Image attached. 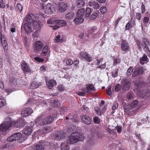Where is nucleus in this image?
Returning a JSON list of instances; mask_svg holds the SVG:
<instances>
[{
	"instance_id": "obj_1",
	"label": "nucleus",
	"mask_w": 150,
	"mask_h": 150,
	"mask_svg": "<svg viewBox=\"0 0 150 150\" xmlns=\"http://www.w3.org/2000/svg\"><path fill=\"white\" fill-rule=\"evenodd\" d=\"M11 125L13 127H18L23 126V120H19L17 121H13L11 123L9 122H6L1 124L0 125V131L2 134H5L6 131L8 130Z\"/></svg>"
},
{
	"instance_id": "obj_2",
	"label": "nucleus",
	"mask_w": 150,
	"mask_h": 150,
	"mask_svg": "<svg viewBox=\"0 0 150 150\" xmlns=\"http://www.w3.org/2000/svg\"><path fill=\"white\" fill-rule=\"evenodd\" d=\"M47 24L50 25L54 30H56L61 27L64 26L67 24L66 22L62 20L57 19L51 18L47 21Z\"/></svg>"
},
{
	"instance_id": "obj_3",
	"label": "nucleus",
	"mask_w": 150,
	"mask_h": 150,
	"mask_svg": "<svg viewBox=\"0 0 150 150\" xmlns=\"http://www.w3.org/2000/svg\"><path fill=\"white\" fill-rule=\"evenodd\" d=\"M84 138V137L82 134L76 132L72 133L68 136L66 142L68 144H74L78 141H82Z\"/></svg>"
},
{
	"instance_id": "obj_4",
	"label": "nucleus",
	"mask_w": 150,
	"mask_h": 150,
	"mask_svg": "<svg viewBox=\"0 0 150 150\" xmlns=\"http://www.w3.org/2000/svg\"><path fill=\"white\" fill-rule=\"evenodd\" d=\"M42 9L45 13L49 15L52 14L55 11L53 5L50 3H48L45 5L43 6Z\"/></svg>"
},
{
	"instance_id": "obj_5",
	"label": "nucleus",
	"mask_w": 150,
	"mask_h": 150,
	"mask_svg": "<svg viewBox=\"0 0 150 150\" xmlns=\"http://www.w3.org/2000/svg\"><path fill=\"white\" fill-rule=\"evenodd\" d=\"M0 43L1 44V46L4 51H6L8 49V44L5 36L1 32H0Z\"/></svg>"
},
{
	"instance_id": "obj_6",
	"label": "nucleus",
	"mask_w": 150,
	"mask_h": 150,
	"mask_svg": "<svg viewBox=\"0 0 150 150\" xmlns=\"http://www.w3.org/2000/svg\"><path fill=\"white\" fill-rule=\"evenodd\" d=\"M68 8L67 4L61 2L58 4L57 10L59 12H64Z\"/></svg>"
},
{
	"instance_id": "obj_7",
	"label": "nucleus",
	"mask_w": 150,
	"mask_h": 150,
	"mask_svg": "<svg viewBox=\"0 0 150 150\" xmlns=\"http://www.w3.org/2000/svg\"><path fill=\"white\" fill-rule=\"evenodd\" d=\"M138 103V101L137 100L133 101L131 104L130 108L129 110L130 112L135 113L138 110V108L137 107Z\"/></svg>"
},
{
	"instance_id": "obj_8",
	"label": "nucleus",
	"mask_w": 150,
	"mask_h": 150,
	"mask_svg": "<svg viewBox=\"0 0 150 150\" xmlns=\"http://www.w3.org/2000/svg\"><path fill=\"white\" fill-rule=\"evenodd\" d=\"M43 46V43L40 41H37L34 45V51L35 52H40Z\"/></svg>"
},
{
	"instance_id": "obj_9",
	"label": "nucleus",
	"mask_w": 150,
	"mask_h": 150,
	"mask_svg": "<svg viewBox=\"0 0 150 150\" xmlns=\"http://www.w3.org/2000/svg\"><path fill=\"white\" fill-rule=\"evenodd\" d=\"M33 112V110L29 108L23 109L21 112V116L23 117L28 116Z\"/></svg>"
},
{
	"instance_id": "obj_10",
	"label": "nucleus",
	"mask_w": 150,
	"mask_h": 150,
	"mask_svg": "<svg viewBox=\"0 0 150 150\" xmlns=\"http://www.w3.org/2000/svg\"><path fill=\"white\" fill-rule=\"evenodd\" d=\"M80 55L81 57H80V58L85 59L89 62H91L92 60V57L88 54V53L86 52H81L80 53Z\"/></svg>"
},
{
	"instance_id": "obj_11",
	"label": "nucleus",
	"mask_w": 150,
	"mask_h": 150,
	"mask_svg": "<svg viewBox=\"0 0 150 150\" xmlns=\"http://www.w3.org/2000/svg\"><path fill=\"white\" fill-rule=\"evenodd\" d=\"M149 45V41L146 39H144L142 43V46L143 50L147 54L149 53V50L148 47V45Z\"/></svg>"
},
{
	"instance_id": "obj_12",
	"label": "nucleus",
	"mask_w": 150,
	"mask_h": 150,
	"mask_svg": "<svg viewBox=\"0 0 150 150\" xmlns=\"http://www.w3.org/2000/svg\"><path fill=\"white\" fill-rule=\"evenodd\" d=\"M33 122L30 123V125H31L30 127H29V126H27L23 131V133L26 135L30 134L32 131V127L33 126Z\"/></svg>"
},
{
	"instance_id": "obj_13",
	"label": "nucleus",
	"mask_w": 150,
	"mask_h": 150,
	"mask_svg": "<svg viewBox=\"0 0 150 150\" xmlns=\"http://www.w3.org/2000/svg\"><path fill=\"white\" fill-rule=\"evenodd\" d=\"M65 135V133L64 132L61 131L57 132L54 134V137L55 139L57 140H60L64 138Z\"/></svg>"
},
{
	"instance_id": "obj_14",
	"label": "nucleus",
	"mask_w": 150,
	"mask_h": 150,
	"mask_svg": "<svg viewBox=\"0 0 150 150\" xmlns=\"http://www.w3.org/2000/svg\"><path fill=\"white\" fill-rule=\"evenodd\" d=\"M34 18L35 16L33 14H29L27 15L26 17L25 18L24 21L26 23L32 24L34 21Z\"/></svg>"
},
{
	"instance_id": "obj_15",
	"label": "nucleus",
	"mask_w": 150,
	"mask_h": 150,
	"mask_svg": "<svg viewBox=\"0 0 150 150\" xmlns=\"http://www.w3.org/2000/svg\"><path fill=\"white\" fill-rule=\"evenodd\" d=\"M145 70V69L142 67H140L139 68H136L135 69L133 75L136 76L138 75H140L142 74Z\"/></svg>"
},
{
	"instance_id": "obj_16",
	"label": "nucleus",
	"mask_w": 150,
	"mask_h": 150,
	"mask_svg": "<svg viewBox=\"0 0 150 150\" xmlns=\"http://www.w3.org/2000/svg\"><path fill=\"white\" fill-rule=\"evenodd\" d=\"M46 83L47 87L49 89H52L54 86L57 84L56 81L53 79L47 80Z\"/></svg>"
},
{
	"instance_id": "obj_17",
	"label": "nucleus",
	"mask_w": 150,
	"mask_h": 150,
	"mask_svg": "<svg viewBox=\"0 0 150 150\" xmlns=\"http://www.w3.org/2000/svg\"><path fill=\"white\" fill-rule=\"evenodd\" d=\"M45 143L43 141L40 142L35 146L36 150H43L45 147Z\"/></svg>"
},
{
	"instance_id": "obj_18",
	"label": "nucleus",
	"mask_w": 150,
	"mask_h": 150,
	"mask_svg": "<svg viewBox=\"0 0 150 150\" xmlns=\"http://www.w3.org/2000/svg\"><path fill=\"white\" fill-rule=\"evenodd\" d=\"M122 84L124 89L125 90L128 89L130 86L129 81L127 79H125L123 81Z\"/></svg>"
},
{
	"instance_id": "obj_19",
	"label": "nucleus",
	"mask_w": 150,
	"mask_h": 150,
	"mask_svg": "<svg viewBox=\"0 0 150 150\" xmlns=\"http://www.w3.org/2000/svg\"><path fill=\"white\" fill-rule=\"evenodd\" d=\"M121 47L123 51H126L129 49V46L127 42L125 40H122V42Z\"/></svg>"
},
{
	"instance_id": "obj_20",
	"label": "nucleus",
	"mask_w": 150,
	"mask_h": 150,
	"mask_svg": "<svg viewBox=\"0 0 150 150\" xmlns=\"http://www.w3.org/2000/svg\"><path fill=\"white\" fill-rule=\"evenodd\" d=\"M32 24L34 28L35 29L38 30L40 29L41 25L40 21L38 20L34 21Z\"/></svg>"
},
{
	"instance_id": "obj_21",
	"label": "nucleus",
	"mask_w": 150,
	"mask_h": 150,
	"mask_svg": "<svg viewBox=\"0 0 150 150\" xmlns=\"http://www.w3.org/2000/svg\"><path fill=\"white\" fill-rule=\"evenodd\" d=\"M84 20L83 17L77 16L74 19V22L76 24H79L82 23Z\"/></svg>"
},
{
	"instance_id": "obj_22",
	"label": "nucleus",
	"mask_w": 150,
	"mask_h": 150,
	"mask_svg": "<svg viewBox=\"0 0 150 150\" xmlns=\"http://www.w3.org/2000/svg\"><path fill=\"white\" fill-rule=\"evenodd\" d=\"M149 21V18L148 17H144L142 19V22L141 23V27L142 28L143 26L146 27Z\"/></svg>"
},
{
	"instance_id": "obj_23",
	"label": "nucleus",
	"mask_w": 150,
	"mask_h": 150,
	"mask_svg": "<svg viewBox=\"0 0 150 150\" xmlns=\"http://www.w3.org/2000/svg\"><path fill=\"white\" fill-rule=\"evenodd\" d=\"M31 24L26 23L24 25L25 31L28 33H30L32 31Z\"/></svg>"
},
{
	"instance_id": "obj_24",
	"label": "nucleus",
	"mask_w": 150,
	"mask_h": 150,
	"mask_svg": "<svg viewBox=\"0 0 150 150\" xmlns=\"http://www.w3.org/2000/svg\"><path fill=\"white\" fill-rule=\"evenodd\" d=\"M22 68L23 71L30 73L31 70L28 66L25 63H23L21 64Z\"/></svg>"
},
{
	"instance_id": "obj_25",
	"label": "nucleus",
	"mask_w": 150,
	"mask_h": 150,
	"mask_svg": "<svg viewBox=\"0 0 150 150\" xmlns=\"http://www.w3.org/2000/svg\"><path fill=\"white\" fill-rule=\"evenodd\" d=\"M88 5L95 9H97L99 8V6L98 4L96 2L94 1H90L88 2Z\"/></svg>"
},
{
	"instance_id": "obj_26",
	"label": "nucleus",
	"mask_w": 150,
	"mask_h": 150,
	"mask_svg": "<svg viewBox=\"0 0 150 150\" xmlns=\"http://www.w3.org/2000/svg\"><path fill=\"white\" fill-rule=\"evenodd\" d=\"M82 120L83 122L85 124L89 125L90 124L91 120L88 117L83 115L82 117Z\"/></svg>"
},
{
	"instance_id": "obj_27",
	"label": "nucleus",
	"mask_w": 150,
	"mask_h": 150,
	"mask_svg": "<svg viewBox=\"0 0 150 150\" xmlns=\"http://www.w3.org/2000/svg\"><path fill=\"white\" fill-rule=\"evenodd\" d=\"M53 120L52 117L50 116H48L42 124L43 125H46L50 123Z\"/></svg>"
},
{
	"instance_id": "obj_28",
	"label": "nucleus",
	"mask_w": 150,
	"mask_h": 150,
	"mask_svg": "<svg viewBox=\"0 0 150 150\" xmlns=\"http://www.w3.org/2000/svg\"><path fill=\"white\" fill-rule=\"evenodd\" d=\"M148 59L146 55L144 54L143 56L140 59V62L141 64H144L145 62L147 61Z\"/></svg>"
},
{
	"instance_id": "obj_29",
	"label": "nucleus",
	"mask_w": 150,
	"mask_h": 150,
	"mask_svg": "<svg viewBox=\"0 0 150 150\" xmlns=\"http://www.w3.org/2000/svg\"><path fill=\"white\" fill-rule=\"evenodd\" d=\"M54 41L55 43L62 42L63 40L61 38V35H56L54 40Z\"/></svg>"
},
{
	"instance_id": "obj_30",
	"label": "nucleus",
	"mask_w": 150,
	"mask_h": 150,
	"mask_svg": "<svg viewBox=\"0 0 150 150\" xmlns=\"http://www.w3.org/2000/svg\"><path fill=\"white\" fill-rule=\"evenodd\" d=\"M40 85L41 83H38L35 81L32 83L30 87L32 89H35L38 88Z\"/></svg>"
},
{
	"instance_id": "obj_31",
	"label": "nucleus",
	"mask_w": 150,
	"mask_h": 150,
	"mask_svg": "<svg viewBox=\"0 0 150 150\" xmlns=\"http://www.w3.org/2000/svg\"><path fill=\"white\" fill-rule=\"evenodd\" d=\"M74 16V13L72 12H70L66 14L65 18L67 19H71L73 18Z\"/></svg>"
},
{
	"instance_id": "obj_32",
	"label": "nucleus",
	"mask_w": 150,
	"mask_h": 150,
	"mask_svg": "<svg viewBox=\"0 0 150 150\" xmlns=\"http://www.w3.org/2000/svg\"><path fill=\"white\" fill-rule=\"evenodd\" d=\"M49 51L48 46L47 45H45L43 47L42 52V55L43 56L46 55Z\"/></svg>"
},
{
	"instance_id": "obj_33",
	"label": "nucleus",
	"mask_w": 150,
	"mask_h": 150,
	"mask_svg": "<svg viewBox=\"0 0 150 150\" xmlns=\"http://www.w3.org/2000/svg\"><path fill=\"white\" fill-rule=\"evenodd\" d=\"M76 4L77 6L79 7H82L84 6L85 4L84 1L82 0H79L77 1Z\"/></svg>"
},
{
	"instance_id": "obj_34",
	"label": "nucleus",
	"mask_w": 150,
	"mask_h": 150,
	"mask_svg": "<svg viewBox=\"0 0 150 150\" xmlns=\"http://www.w3.org/2000/svg\"><path fill=\"white\" fill-rule=\"evenodd\" d=\"M84 14V10L81 8L79 10L77 13V16H81V17H83V16Z\"/></svg>"
},
{
	"instance_id": "obj_35",
	"label": "nucleus",
	"mask_w": 150,
	"mask_h": 150,
	"mask_svg": "<svg viewBox=\"0 0 150 150\" xmlns=\"http://www.w3.org/2000/svg\"><path fill=\"white\" fill-rule=\"evenodd\" d=\"M61 149L62 150H68L69 148L68 146L65 143H62L61 144Z\"/></svg>"
},
{
	"instance_id": "obj_36",
	"label": "nucleus",
	"mask_w": 150,
	"mask_h": 150,
	"mask_svg": "<svg viewBox=\"0 0 150 150\" xmlns=\"http://www.w3.org/2000/svg\"><path fill=\"white\" fill-rule=\"evenodd\" d=\"M87 90L84 91L86 92H87L88 91H94V87L91 84H89L87 85L86 87Z\"/></svg>"
},
{
	"instance_id": "obj_37",
	"label": "nucleus",
	"mask_w": 150,
	"mask_h": 150,
	"mask_svg": "<svg viewBox=\"0 0 150 150\" xmlns=\"http://www.w3.org/2000/svg\"><path fill=\"white\" fill-rule=\"evenodd\" d=\"M50 103L52 106L55 107H58L60 105L59 103L55 100H52Z\"/></svg>"
},
{
	"instance_id": "obj_38",
	"label": "nucleus",
	"mask_w": 150,
	"mask_h": 150,
	"mask_svg": "<svg viewBox=\"0 0 150 150\" xmlns=\"http://www.w3.org/2000/svg\"><path fill=\"white\" fill-rule=\"evenodd\" d=\"M13 135H15L14 138L15 140H19L21 137L22 134L20 133H16L14 134Z\"/></svg>"
},
{
	"instance_id": "obj_39",
	"label": "nucleus",
	"mask_w": 150,
	"mask_h": 150,
	"mask_svg": "<svg viewBox=\"0 0 150 150\" xmlns=\"http://www.w3.org/2000/svg\"><path fill=\"white\" fill-rule=\"evenodd\" d=\"M86 16L87 17H88L89 16L90 14L91 13V8H87L86 10Z\"/></svg>"
},
{
	"instance_id": "obj_40",
	"label": "nucleus",
	"mask_w": 150,
	"mask_h": 150,
	"mask_svg": "<svg viewBox=\"0 0 150 150\" xmlns=\"http://www.w3.org/2000/svg\"><path fill=\"white\" fill-rule=\"evenodd\" d=\"M5 100L4 99L2 98H0V108L2 107L5 105Z\"/></svg>"
},
{
	"instance_id": "obj_41",
	"label": "nucleus",
	"mask_w": 150,
	"mask_h": 150,
	"mask_svg": "<svg viewBox=\"0 0 150 150\" xmlns=\"http://www.w3.org/2000/svg\"><path fill=\"white\" fill-rule=\"evenodd\" d=\"M100 11L103 14L105 13L106 11V8L104 6L101 7L100 8Z\"/></svg>"
},
{
	"instance_id": "obj_42",
	"label": "nucleus",
	"mask_w": 150,
	"mask_h": 150,
	"mask_svg": "<svg viewBox=\"0 0 150 150\" xmlns=\"http://www.w3.org/2000/svg\"><path fill=\"white\" fill-rule=\"evenodd\" d=\"M15 135H12V136L9 137L7 139V141L8 142H11L15 140L14 138Z\"/></svg>"
},
{
	"instance_id": "obj_43",
	"label": "nucleus",
	"mask_w": 150,
	"mask_h": 150,
	"mask_svg": "<svg viewBox=\"0 0 150 150\" xmlns=\"http://www.w3.org/2000/svg\"><path fill=\"white\" fill-rule=\"evenodd\" d=\"M98 14L96 13H93L91 16V19H94L96 18Z\"/></svg>"
},
{
	"instance_id": "obj_44",
	"label": "nucleus",
	"mask_w": 150,
	"mask_h": 150,
	"mask_svg": "<svg viewBox=\"0 0 150 150\" xmlns=\"http://www.w3.org/2000/svg\"><path fill=\"white\" fill-rule=\"evenodd\" d=\"M93 120L94 122L97 124H98L100 123V120L98 117H94Z\"/></svg>"
},
{
	"instance_id": "obj_45",
	"label": "nucleus",
	"mask_w": 150,
	"mask_h": 150,
	"mask_svg": "<svg viewBox=\"0 0 150 150\" xmlns=\"http://www.w3.org/2000/svg\"><path fill=\"white\" fill-rule=\"evenodd\" d=\"M133 71V69L132 68H130L127 70V76H130L131 75Z\"/></svg>"
},
{
	"instance_id": "obj_46",
	"label": "nucleus",
	"mask_w": 150,
	"mask_h": 150,
	"mask_svg": "<svg viewBox=\"0 0 150 150\" xmlns=\"http://www.w3.org/2000/svg\"><path fill=\"white\" fill-rule=\"evenodd\" d=\"M142 15L140 13H137L136 15V18L139 21L140 20L142 17Z\"/></svg>"
},
{
	"instance_id": "obj_47",
	"label": "nucleus",
	"mask_w": 150,
	"mask_h": 150,
	"mask_svg": "<svg viewBox=\"0 0 150 150\" xmlns=\"http://www.w3.org/2000/svg\"><path fill=\"white\" fill-rule=\"evenodd\" d=\"M35 59L38 62H42L44 60L42 58H40L39 57H36L35 58Z\"/></svg>"
},
{
	"instance_id": "obj_48",
	"label": "nucleus",
	"mask_w": 150,
	"mask_h": 150,
	"mask_svg": "<svg viewBox=\"0 0 150 150\" xmlns=\"http://www.w3.org/2000/svg\"><path fill=\"white\" fill-rule=\"evenodd\" d=\"M111 87L110 86L108 88V89L107 91V94L108 95L110 96L111 95L112 93L111 91Z\"/></svg>"
},
{
	"instance_id": "obj_49",
	"label": "nucleus",
	"mask_w": 150,
	"mask_h": 150,
	"mask_svg": "<svg viewBox=\"0 0 150 150\" xmlns=\"http://www.w3.org/2000/svg\"><path fill=\"white\" fill-rule=\"evenodd\" d=\"M73 63V61L71 59H68L67 61L66 62V64L68 65H70Z\"/></svg>"
},
{
	"instance_id": "obj_50",
	"label": "nucleus",
	"mask_w": 150,
	"mask_h": 150,
	"mask_svg": "<svg viewBox=\"0 0 150 150\" xmlns=\"http://www.w3.org/2000/svg\"><path fill=\"white\" fill-rule=\"evenodd\" d=\"M121 86L119 84H118L115 86V90L116 91H119L121 89Z\"/></svg>"
},
{
	"instance_id": "obj_51",
	"label": "nucleus",
	"mask_w": 150,
	"mask_h": 150,
	"mask_svg": "<svg viewBox=\"0 0 150 150\" xmlns=\"http://www.w3.org/2000/svg\"><path fill=\"white\" fill-rule=\"evenodd\" d=\"M5 7V5L3 2V0H0V8H4Z\"/></svg>"
},
{
	"instance_id": "obj_52",
	"label": "nucleus",
	"mask_w": 150,
	"mask_h": 150,
	"mask_svg": "<svg viewBox=\"0 0 150 150\" xmlns=\"http://www.w3.org/2000/svg\"><path fill=\"white\" fill-rule=\"evenodd\" d=\"M17 7L20 12H21L22 11L23 7L20 4H18L17 5Z\"/></svg>"
},
{
	"instance_id": "obj_53",
	"label": "nucleus",
	"mask_w": 150,
	"mask_h": 150,
	"mask_svg": "<svg viewBox=\"0 0 150 150\" xmlns=\"http://www.w3.org/2000/svg\"><path fill=\"white\" fill-rule=\"evenodd\" d=\"M106 62L104 64L100 65L98 66L97 68H100L101 69H105L106 67Z\"/></svg>"
},
{
	"instance_id": "obj_54",
	"label": "nucleus",
	"mask_w": 150,
	"mask_h": 150,
	"mask_svg": "<svg viewBox=\"0 0 150 150\" xmlns=\"http://www.w3.org/2000/svg\"><path fill=\"white\" fill-rule=\"evenodd\" d=\"M118 104L116 103H114L112 108V110H115L118 108Z\"/></svg>"
},
{
	"instance_id": "obj_55",
	"label": "nucleus",
	"mask_w": 150,
	"mask_h": 150,
	"mask_svg": "<svg viewBox=\"0 0 150 150\" xmlns=\"http://www.w3.org/2000/svg\"><path fill=\"white\" fill-rule=\"evenodd\" d=\"M38 33L37 31H36L34 32L33 34V36L34 37V39H36L37 37H38Z\"/></svg>"
},
{
	"instance_id": "obj_56",
	"label": "nucleus",
	"mask_w": 150,
	"mask_h": 150,
	"mask_svg": "<svg viewBox=\"0 0 150 150\" xmlns=\"http://www.w3.org/2000/svg\"><path fill=\"white\" fill-rule=\"evenodd\" d=\"M95 111H96L97 114L98 115H100L101 114V111L100 108H98L95 109Z\"/></svg>"
},
{
	"instance_id": "obj_57",
	"label": "nucleus",
	"mask_w": 150,
	"mask_h": 150,
	"mask_svg": "<svg viewBox=\"0 0 150 150\" xmlns=\"http://www.w3.org/2000/svg\"><path fill=\"white\" fill-rule=\"evenodd\" d=\"M118 74V71L117 70L113 71L112 73V76L113 77H115L117 76Z\"/></svg>"
},
{
	"instance_id": "obj_58",
	"label": "nucleus",
	"mask_w": 150,
	"mask_h": 150,
	"mask_svg": "<svg viewBox=\"0 0 150 150\" xmlns=\"http://www.w3.org/2000/svg\"><path fill=\"white\" fill-rule=\"evenodd\" d=\"M116 129L117 130V132L120 133L122 131V128L121 126H118L116 127Z\"/></svg>"
},
{
	"instance_id": "obj_59",
	"label": "nucleus",
	"mask_w": 150,
	"mask_h": 150,
	"mask_svg": "<svg viewBox=\"0 0 150 150\" xmlns=\"http://www.w3.org/2000/svg\"><path fill=\"white\" fill-rule=\"evenodd\" d=\"M58 90L60 91H63L64 89V88L62 85H60L58 86Z\"/></svg>"
},
{
	"instance_id": "obj_60",
	"label": "nucleus",
	"mask_w": 150,
	"mask_h": 150,
	"mask_svg": "<svg viewBox=\"0 0 150 150\" xmlns=\"http://www.w3.org/2000/svg\"><path fill=\"white\" fill-rule=\"evenodd\" d=\"M120 62V60L119 59L116 58L113 62V64L114 65H115L117 63H119Z\"/></svg>"
},
{
	"instance_id": "obj_61",
	"label": "nucleus",
	"mask_w": 150,
	"mask_h": 150,
	"mask_svg": "<svg viewBox=\"0 0 150 150\" xmlns=\"http://www.w3.org/2000/svg\"><path fill=\"white\" fill-rule=\"evenodd\" d=\"M130 26L129 22L125 26V30H128L129 29Z\"/></svg>"
},
{
	"instance_id": "obj_62",
	"label": "nucleus",
	"mask_w": 150,
	"mask_h": 150,
	"mask_svg": "<svg viewBox=\"0 0 150 150\" xmlns=\"http://www.w3.org/2000/svg\"><path fill=\"white\" fill-rule=\"evenodd\" d=\"M141 10L142 13H143L145 12V6L143 4L141 6Z\"/></svg>"
},
{
	"instance_id": "obj_63",
	"label": "nucleus",
	"mask_w": 150,
	"mask_h": 150,
	"mask_svg": "<svg viewBox=\"0 0 150 150\" xmlns=\"http://www.w3.org/2000/svg\"><path fill=\"white\" fill-rule=\"evenodd\" d=\"M79 63V61L78 60H76L74 62H73L74 64L75 67H77Z\"/></svg>"
},
{
	"instance_id": "obj_64",
	"label": "nucleus",
	"mask_w": 150,
	"mask_h": 150,
	"mask_svg": "<svg viewBox=\"0 0 150 150\" xmlns=\"http://www.w3.org/2000/svg\"><path fill=\"white\" fill-rule=\"evenodd\" d=\"M42 119L40 117H38L35 120V122L36 124L39 123V122L40 120L41 119Z\"/></svg>"
}]
</instances>
